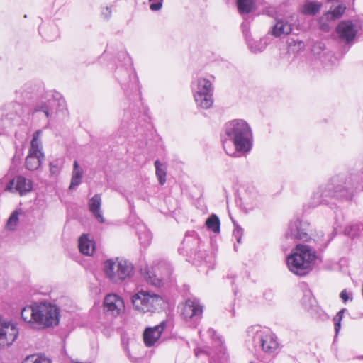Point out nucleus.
I'll return each mask as SVG.
<instances>
[{
  "label": "nucleus",
  "instance_id": "nucleus-1",
  "mask_svg": "<svg viewBox=\"0 0 363 363\" xmlns=\"http://www.w3.org/2000/svg\"><path fill=\"white\" fill-rule=\"evenodd\" d=\"M225 134L228 138L223 140L225 152L235 155L237 152L245 155L252 150V132L249 124L242 119H235L225 125Z\"/></svg>",
  "mask_w": 363,
  "mask_h": 363
},
{
  "label": "nucleus",
  "instance_id": "nucleus-2",
  "mask_svg": "<svg viewBox=\"0 0 363 363\" xmlns=\"http://www.w3.org/2000/svg\"><path fill=\"white\" fill-rule=\"evenodd\" d=\"M247 342L255 350H261L269 355L275 354L279 347L276 335L269 329L259 325L248 328Z\"/></svg>",
  "mask_w": 363,
  "mask_h": 363
},
{
  "label": "nucleus",
  "instance_id": "nucleus-3",
  "mask_svg": "<svg viewBox=\"0 0 363 363\" xmlns=\"http://www.w3.org/2000/svg\"><path fill=\"white\" fill-rule=\"evenodd\" d=\"M315 259V253L309 246L297 245L294 251L287 257L289 270L298 276L307 274L311 269V263Z\"/></svg>",
  "mask_w": 363,
  "mask_h": 363
},
{
  "label": "nucleus",
  "instance_id": "nucleus-4",
  "mask_svg": "<svg viewBox=\"0 0 363 363\" xmlns=\"http://www.w3.org/2000/svg\"><path fill=\"white\" fill-rule=\"evenodd\" d=\"M214 77L209 76L197 77L191 83L193 96L197 106L203 108H210L213 104Z\"/></svg>",
  "mask_w": 363,
  "mask_h": 363
},
{
  "label": "nucleus",
  "instance_id": "nucleus-5",
  "mask_svg": "<svg viewBox=\"0 0 363 363\" xmlns=\"http://www.w3.org/2000/svg\"><path fill=\"white\" fill-rule=\"evenodd\" d=\"M103 271L111 282L119 284L133 275L134 267L129 261L117 257L106 260L103 263Z\"/></svg>",
  "mask_w": 363,
  "mask_h": 363
},
{
  "label": "nucleus",
  "instance_id": "nucleus-6",
  "mask_svg": "<svg viewBox=\"0 0 363 363\" xmlns=\"http://www.w3.org/2000/svg\"><path fill=\"white\" fill-rule=\"evenodd\" d=\"M125 67H118L116 70V77L126 95L134 93L140 94L138 77L133 67V63L128 54L123 52Z\"/></svg>",
  "mask_w": 363,
  "mask_h": 363
},
{
  "label": "nucleus",
  "instance_id": "nucleus-7",
  "mask_svg": "<svg viewBox=\"0 0 363 363\" xmlns=\"http://www.w3.org/2000/svg\"><path fill=\"white\" fill-rule=\"evenodd\" d=\"M352 195L353 188L352 187H346L342 185L335 186L332 184H328L320 186L317 191L313 194V199L318 198V201H314L313 205L333 203L332 201L335 198L351 199Z\"/></svg>",
  "mask_w": 363,
  "mask_h": 363
},
{
  "label": "nucleus",
  "instance_id": "nucleus-8",
  "mask_svg": "<svg viewBox=\"0 0 363 363\" xmlns=\"http://www.w3.org/2000/svg\"><path fill=\"white\" fill-rule=\"evenodd\" d=\"M133 309L141 313H154L164 303L161 296L145 290L138 291L131 297Z\"/></svg>",
  "mask_w": 363,
  "mask_h": 363
},
{
  "label": "nucleus",
  "instance_id": "nucleus-9",
  "mask_svg": "<svg viewBox=\"0 0 363 363\" xmlns=\"http://www.w3.org/2000/svg\"><path fill=\"white\" fill-rule=\"evenodd\" d=\"M60 309L50 303L36 304L35 328L41 329L54 327L59 323Z\"/></svg>",
  "mask_w": 363,
  "mask_h": 363
},
{
  "label": "nucleus",
  "instance_id": "nucleus-10",
  "mask_svg": "<svg viewBox=\"0 0 363 363\" xmlns=\"http://www.w3.org/2000/svg\"><path fill=\"white\" fill-rule=\"evenodd\" d=\"M42 130H38L33 135L29 153L25 161V166L30 171L38 169L45 157L42 152V144L40 140Z\"/></svg>",
  "mask_w": 363,
  "mask_h": 363
},
{
  "label": "nucleus",
  "instance_id": "nucleus-11",
  "mask_svg": "<svg viewBox=\"0 0 363 363\" xmlns=\"http://www.w3.org/2000/svg\"><path fill=\"white\" fill-rule=\"evenodd\" d=\"M140 274L144 277L147 283L159 287L162 285V281L169 279L172 274V269L165 264L150 268L145 267L140 269Z\"/></svg>",
  "mask_w": 363,
  "mask_h": 363
},
{
  "label": "nucleus",
  "instance_id": "nucleus-12",
  "mask_svg": "<svg viewBox=\"0 0 363 363\" xmlns=\"http://www.w3.org/2000/svg\"><path fill=\"white\" fill-rule=\"evenodd\" d=\"M311 230L309 223L299 218L291 220L286 237L293 240L308 241L311 239Z\"/></svg>",
  "mask_w": 363,
  "mask_h": 363
},
{
  "label": "nucleus",
  "instance_id": "nucleus-13",
  "mask_svg": "<svg viewBox=\"0 0 363 363\" xmlns=\"http://www.w3.org/2000/svg\"><path fill=\"white\" fill-rule=\"evenodd\" d=\"M203 307L196 298H189L181 308V315L187 322L196 325L202 317Z\"/></svg>",
  "mask_w": 363,
  "mask_h": 363
},
{
  "label": "nucleus",
  "instance_id": "nucleus-14",
  "mask_svg": "<svg viewBox=\"0 0 363 363\" xmlns=\"http://www.w3.org/2000/svg\"><path fill=\"white\" fill-rule=\"evenodd\" d=\"M18 334L19 330L15 323L0 316V350L11 345Z\"/></svg>",
  "mask_w": 363,
  "mask_h": 363
},
{
  "label": "nucleus",
  "instance_id": "nucleus-15",
  "mask_svg": "<svg viewBox=\"0 0 363 363\" xmlns=\"http://www.w3.org/2000/svg\"><path fill=\"white\" fill-rule=\"evenodd\" d=\"M22 113L20 104L13 103L0 110V134L4 128L18 122Z\"/></svg>",
  "mask_w": 363,
  "mask_h": 363
},
{
  "label": "nucleus",
  "instance_id": "nucleus-16",
  "mask_svg": "<svg viewBox=\"0 0 363 363\" xmlns=\"http://www.w3.org/2000/svg\"><path fill=\"white\" fill-rule=\"evenodd\" d=\"M291 18V15L276 17V23L268 33L276 38H283L289 35L292 32Z\"/></svg>",
  "mask_w": 363,
  "mask_h": 363
},
{
  "label": "nucleus",
  "instance_id": "nucleus-17",
  "mask_svg": "<svg viewBox=\"0 0 363 363\" xmlns=\"http://www.w3.org/2000/svg\"><path fill=\"white\" fill-rule=\"evenodd\" d=\"M123 300L116 294H108L104 301V310L106 315L118 316L124 311Z\"/></svg>",
  "mask_w": 363,
  "mask_h": 363
},
{
  "label": "nucleus",
  "instance_id": "nucleus-18",
  "mask_svg": "<svg viewBox=\"0 0 363 363\" xmlns=\"http://www.w3.org/2000/svg\"><path fill=\"white\" fill-rule=\"evenodd\" d=\"M60 101H57L54 98L41 99L35 104L33 109V114L43 113L45 118L52 117L55 113V107L60 104Z\"/></svg>",
  "mask_w": 363,
  "mask_h": 363
},
{
  "label": "nucleus",
  "instance_id": "nucleus-19",
  "mask_svg": "<svg viewBox=\"0 0 363 363\" xmlns=\"http://www.w3.org/2000/svg\"><path fill=\"white\" fill-rule=\"evenodd\" d=\"M336 32L342 41L348 43L354 39L357 30L352 21H343L337 25Z\"/></svg>",
  "mask_w": 363,
  "mask_h": 363
},
{
  "label": "nucleus",
  "instance_id": "nucleus-20",
  "mask_svg": "<svg viewBox=\"0 0 363 363\" xmlns=\"http://www.w3.org/2000/svg\"><path fill=\"white\" fill-rule=\"evenodd\" d=\"M243 34L245 38L246 43L249 50L252 53H258L264 51L268 45V40L267 38H262L259 40H254L252 38L247 29V26L245 23H242Z\"/></svg>",
  "mask_w": 363,
  "mask_h": 363
},
{
  "label": "nucleus",
  "instance_id": "nucleus-21",
  "mask_svg": "<svg viewBox=\"0 0 363 363\" xmlns=\"http://www.w3.org/2000/svg\"><path fill=\"white\" fill-rule=\"evenodd\" d=\"M165 325L166 323L162 321L155 327L147 328L145 330L143 333V340L147 347H152L160 339Z\"/></svg>",
  "mask_w": 363,
  "mask_h": 363
},
{
  "label": "nucleus",
  "instance_id": "nucleus-22",
  "mask_svg": "<svg viewBox=\"0 0 363 363\" xmlns=\"http://www.w3.org/2000/svg\"><path fill=\"white\" fill-rule=\"evenodd\" d=\"M15 186V189L19 192L21 195L25 194L32 190V182L23 176H18L10 182V186L6 187L9 189L11 186Z\"/></svg>",
  "mask_w": 363,
  "mask_h": 363
},
{
  "label": "nucleus",
  "instance_id": "nucleus-23",
  "mask_svg": "<svg viewBox=\"0 0 363 363\" xmlns=\"http://www.w3.org/2000/svg\"><path fill=\"white\" fill-rule=\"evenodd\" d=\"M89 209L97 221L104 223L105 219L101 210V197L100 194H95L88 202Z\"/></svg>",
  "mask_w": 363,
  "mask_h": 363
},
{
  "label": "nucleus",
  "instance_id": "nucleus-24",
  "mask_svg": "<svg viewBox=\"0 0 363 363\" xmlns=\"http://www.w3.org/2000/svg\"><path fill=\"white\" fill-rule=\"evenodd\" d=\"M180 250H184L186 255L189 257H196L199 252L197 248L199 246V240L193 235H186L182 243Z\"/></svg>",
  "mask_w": 363,
  "mask_h": 363
},
{
  "label": "nucleus",
  "instance_id": "nucleus-25",
  "mask_svg": "<svg viewBox=\"0 0 363 363\" xmlns=\"http://www.w3.org/2000/svg\"><path fill=\"white\" fill-rule=\"evenodd\" d=\"M262 197L256 191L248 192L243 198V205L247 211L259 208L262 204Z\"/></svg>",
  "mask_w": 363,
  "mask_h": 363
},
{
  "label": "nucleus",
  "instance_id": "nucleus-26",
  "mask_svg": "<svg viewBox=\"0 0 363 363\" xmlns=\"http://www.w3.org/2000/svg\"><path fill=\"white\" fill-rule=\"evenodd\" d=\"M84 171L80 168L78 162L74 161L73 170L72 174L71 182L69 187V190L74 189L81 183L83 178Z\"/></svg>",
  "mask_w": 363,
  "mask_h": 363
},
{
  "label": "nucleus",
  "instance_id": "nucleus-27",
  "mask_svg": "<svg viewBox=\"0 0 363 363\" xmlns=\"http://www.w3.org/2000/svg\"><path fill=\"white\" fill-rule=\"evenodd\" d=\"M79 251L85 255H91L94 251V243L88 238L85 234L82 235L79 240Z\"/></svg>",
  "mask_w": 363,
  "mask_h": 363
},
{
  "label": "nucleus",
  "instance_id": "nucleus-28",
  "mask_svg": "<svg viewBox=\"0 0 363 363\" xmlns=\"http://www.w3.org/2000/svg\"><path fill=\"white\" fill-rule=\"evenodd\" d=\"M37 303L24 307L21 310V318L22 319L33 325L35 328V311H36Z\"/></svg>",
  "mask_w": 363,
  "mask_h": 363
},
{
  "label": "nucleus",
  "instance_id": "nucleus-29",
  "mask_svg": "<svg viewBox=\"0 0 363 363\" xmlns=\"http://www.w3.org/2000/svg\"><path fill=\"white\" fill-rule=\"evenodd\" d=\"M322 4L316 1H307L301 7V11L304 15L315 16L319 13Z\"/></svg>",
  "mask_w": 363,
  "mask_h": 363
},
{
  "label": "nucleus",
  "instance_id": "nucleus-30",
  "mask_svg": "<svg viewBox=\"0 0 363 363\" xmlns=\"http://www.w3.org/2000/svg\"><path fill=\"white\" fill-rule=\"evenodd\" d=\"M137 233L141 245L145 247L150 245L152 240V234L145 225L138 226Z\"/></svg>",
  "mask_w": 363,
  "mask_h": 363
},
{
  "label": "nucleus",
  "instance_id": "nucleus-31",
  "mask_svg": "<svg viewBox=\"0 0 363 363\" xmlns=\"http://www.w3.org/2000/svg\"><path fill=\"white\" fill-rule=\"evenodd\" d=\"M155 174L158 179L159 184L160 185H164L166 182V176H167V167L166 166L161 163L158 160L155 162Z\"/></svg>",
  "mask_w": 363,
  "mask_h": 363
},
{
  "label": "nucleus",
  "instance_id": "nucleus-32",
  "mask_svg": "<svg viewBox=\"0 0 363 363\" xmlns=\"http://www.w3.org/2000/svg\"><path fill=\"white\" fill-rule=\"evenodd\" d=\"M206 225L213 233H219L220 225L219 218L216 214L211 215L206 220Z\"/></svg>",
  "mask_w": 363,
  "mask_h": 363
},
{
  "label": "nucleus",
  "instance_id": "nucleus-33",
  "mask_svg": "<svg viewBox=\"0 0 363 363\" xmlns=\"http://www.w3.org/2000/svg\"><path fill=\"white\" fill-rule=\"evenodd\" d=\"M238 9L240 13H249L254 4L253 0H238Z\"/></svg>",
  "mask_w": 363,
  "mask_h": 363
},
{
  "label": "nucleus",
  "instance_id": "nucleus-34",
  "mask_svg": "<svg viewBox=\"0 0 363 363\" xmlns=\"http://www.w3.org/2000/svg\"><path fill=\"white\" fill-rule=\"evenodd\" d=\"M22 363H51V360L43 355L32 354L26 357Z\"/></svg>",
  "mask_w": 363,
  "mask_h": 363
},
{
  "label": "nucleus",
  "instance_id": "nucleus-35",
  "mask_svg": "<svg viewBox=\"0 0 363 363\" xmlns=\"http://www.w3.org/2000/svg\"><path fill=\"white\" fill-rule=\"evenodd\" d=\"M345 11V6L342 4H339L334 8V9L326 13L327 19L335 20L342 16Z\"/></svg>",
  "mask_w": 363,
  "mask_h": 363
},
{
  "label": "nucleus",
  "instance_id": "nucleus-36",
  "mask_svg": "<svg viewBox=\"0 0 363 363\" xmlns=\"http://www.w3.org/2000/svg\"><path fill=\"white\" fill-rule=\"evenodd\" d=\"M226 361L225 347L221 344L219 347V353L218 354V360L214 357H211L210 363H225Z\"/></svg>",
  "mask_w": 363,
  "mask_h": 363
},
{
  "label": "nucleus",
  "instance_id": "nucleus-37",
  "mask_svg": "<svg viewBox=\"0 0 363 363\" xmlns=\"http://www.w3.org/2000/svg\"><path fill=\"white\" fill-rule=\"evenodd\" d=\"M18 223V213L17 211H14L9 218L6 223V228L9 230H13L16 227Z\"/></svg>",
  "mask_w": 363,
  "mask_h": 363
},
{
  "label": "nucleus",
  "instance_id": "nucleus-38",
  "mask_svg": "<svg viewBox=\"0 0 363 363\" xmlns=\"http://www.w3.org/2000/svg\"><path fill=\"white\" fill-rule=\"evenodd\" d=\"M60 165L58 160H55L50 162V172L52 175H57L60 171Z\"/></svg>",
  "mask_w": 363,
  "mask_h": 363
},
{
  "label": "nucleus",
  "instance_id": "nucleus-39",
  "mask_svg": "<svg viewBox=\"0 0 363 363\" xmlns=\"http://www.w3.org/2000/svg\"><path fill=\"white\" fill-rule=\"evenodd\" d=\"M150 9L152 11H158L162 6L163 0H149Z\"/></svg>",
  "mask_w": 363,
  "mask_h": 363
},
{
  "label": "nucleus",
  "instance_id": "nucleus-40",
  "mask_svg": "<svg viewBox=\"0 0 363 363\" xmlns=\"http://www.w3.org/2000/svg\"><path fill=\"white\" fill-rule=\"evenodd\" d=\"M242 229L239 227L238 225H235V228L233 230V236L236 239V241L238 243L241 242L242 239Z\"/></svg>",
  "mask_w": 363,
  "mask_h": 363
},
{
  "label": "nucleus",
  "instance_id": "nucleus-41",
  "mask_svg": "<svg viewBox=\"0 0 363 363\" xmlns=\"http://www.w3.org/2000/svg\"><path fill=\"white\" fill-rule=\"evenodd\" d=\"M324 49L325 45L321 42H318L313 46V51L316 54H319L320 51L324 50Z\"/></svg>",
  "mask_w": 363,
  "mask_h": 363
},
{
  "label": "nucleus",
  "instance_id": "nucleus-42",
  "mask_svg": "<svg viewBox=\"0 0 363 363\" xmlns=\"http://www.w3.org/2000/svg\"><path fill=\"white\" fill-rule=\"evenodd\" d=\"M111 13H112L111 8L108 7V6H106L104 9H103L102 12H101L102 15L106 18H108L111 16Z\"/></svg>",
  "mask_w": 363,
  "mask_h": 363
},
{
  "label": "nucleus",
  "instance_id": "nucleus-43",
  "mask_svg": "<svg viewBox=\"0 0 363 363\" xmlns=\"http://www.w3.org/2000/svg\"><path fill=\"white\" fill-rule=\"evenodd\" d=\"M340 296L344 303H346L349 299L348 294L345 289L341 291Z\"/></svg>",
  "mask_w": 363,
  "mask_h": 363
},
{
  "label": "nucleus",
  "instance_id": "nucleus-44",
  "mask_svg": "<svg viewBox=\"0 0 363 363\" xmlns=\"http://www.w3.org/2000/svg\"><path fill=\"white\" fill-rule=\"evenodd\" d=\"M208 333L209 336L211 337H212L213 339H214V336L216 335V331L212 328H208Z\"/></svg>",
  "mask_w": 363,
  "mask_h": 363
},
{
  "label": "nucleus",
  "instance_id": "nucleus-45",
  "mask_svg": "<svg viewBox=\"0 0 363 363\" xmlns=\"http://www.w3.org/2000/svg\"><path fill=\"white\" fill-rule=\"evenodd\" d=\"M340 329V323L339 321V322L335 323V330L336 333H337L339 332Z\"/></svg>",
  "mask_w": 363,
  "mask_h": 363
},
{
  "label": "nucleus",
  "instance_id": "nucleus-46",
  "mask_svg": "<svg viewBox=\"0 0 363 363\" xmlns=\"http://www.w3.org/2000/svg\"><path fill=\"white\" fill-rule=\"evenodd\" d=\"M318 201V198L313 199V196L311 198V202H310V206H311L313 208L316 207L317 206L313 205V203H314V201Z\"/></svg>",
  "mask_w": 363,
  "mask_h": 363
},
{
  "label": "nucleus",
  "instance_id": "nucleus-47",
  "mask_svg": "<svg viewBox=\"0 0 363 363\" xmlns=\"http://www.w3.org/2000/svg\"><path fill=\"white\" fill-rule=\"evenodd\" d=\"M343 310L342 311H340L338 313H337V315L340 316V320L342 318V313H343Z\"/></svg>",
  "mask_w": 363,
  "mask_h": 363
},
{
  "label": "nucleus",
  "instance_id": "nucleus-48",
  "mask_svg": "<svg viewBox=\"0 0 363 363\" xmlns=\"http://www.w3.org/2000/svg\"><path fill=\"white\" fill-rule=\"evenodd\" d=\"M70 363H90V362H78V361H74V360H72Z\"/></svg>",
  "mask_w": 363,
  "mask_h": 363
},
{
  "label": "nucleus",
  "instance_id": "nucleus-49",
  "mask_svg": "<svg viewBox=\"0 0 363 363\" xmlns=\"http://www.w3.org/2000/svg\"><path fill=\"white\" fill-rule=\"evenodd\" d=\"M200 352H199V351L196 352V357H199V356Z\"/></svg>",
  "mask_w": 363,
  "mask_h": 363
},
{
  "label": "nucleus",
  "instance_id": "nucleus-50",
  "mask_svg": "<svg viewBox=\"0 0 363 363\" xmlns=\"http://www.w3.org/2000/svg\"><path fill=\"white\" fill-rule=\"evenodd\" d=\"M250 363H255V362H250Z\"/></svg>",
  "mask_w": 363,
  "mask_h": 363
}]
</instances>
